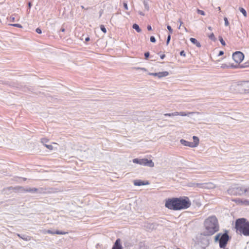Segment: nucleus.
<instances>
[{
	"label": "nucleus",
	"mask_w": 249,
	"mask_h": 249,
	"mask_svg": "<svg viewBox=\"0 0 249 249\" xmlns=\"http://www.w3.org/2000/svg\"><path fill=\"white\" fill-rule=\"evenodd\" d=\"M178 210L186 209L190 207L191 202L187 196L177 197Z\"/></svg>",
	"instance_id": "3"
},
{
	"label": "nucleus",
	"mask_w": 249,
	"mask_h": 249,
	"mask_svg": "<svg viewBox=\"0 0 249 249\" xmlns=\"http://www.w3.org/2000/svg\"><path fill=\"white\" fill-rule=\"evenodd\" d=\"M142 70H144V71H146V69H145V68H142Z\"/></svg>",
	"instance_id": "60"
},
{
	"label": "nucleus",
	"mask_w": 249,
	"mask_h": 249,
	"mask_svg": "<svg viewBox=\"0 0 249 249\" xmlns=\"http://www.w3.org/2000/svg\"><path fill=\"white\" fill-rule=\"evenodd\" d=\"M12 188H13L12 187H10L8 188V189L10 190Z\"/></svg>",
	"instance_id": "57"
},
{
	"label": "nucleus",
	"mask_w": 249,
	"mask_h": 249,
	"mask_svg": "<svg viewBox=\"0 0 249 249\" xmlns=\"http://www.w3.org/2000/svg\"><path fill=\"white\" fill-rule=\"evenodd\" d=\"M209 185H211V184L194 183L192 185H190V186L200 188H208L209 187L208 186Z\"/></svg>",
	"instance_id": "12"
},
{
	"label": "nucleus",
	"mask_w": 249,
	"mask_h": 249,
	"mask_svg": "<svg viewBox=\"0 0 249 249\" xmlns=\"http://www.w3.org/2000/svg\"><path fill=\"white\" fill-rule=\"evenodd\" d=\"M239 199H240L239 198V199H236V200H235V201H236V202H238V203H241V204H243V203L241 202V200H239Z\"/></svg>",
	"instance_id": "49"
},
{
	"label": "nucleus",
	"mask_w": 249,
	"mask_h": 249,
	"mask_svg": "<svg viewBox=\"0 0 249 249\" xmlns=\"http://www.w3.org/2000/svg\"><path fill=\"white\" fill-rule=\"evenodd\" d=\"M245 195L246 196L249 197V187H245V190H244Z\"/></svg>",
	"instance_id": "26"
},
{
	"label": "nucleus",
	"mask_w": 249,
	"mask_h": 249,
	"mask_svg": "<svg viewBox=\"0 0 249 249\" xmlns=\"http://www.w3.org/2000/svg\"><path fill=\"white\" fill-rule=\"evenodd\" d=\"M232 86H234L237 91L241 93L249 92V81H243Z\"/></svg>",
	"instance_id": "5"
},
{
	"label": "nucleus",
	"mask_w": 249,
	"mask_h": 249,
	"mask_svg": "<svg viewBox=\"0 0 249 249\" xmlns=\"http://www.w3.org/2000/svg\"><path fill=\"white\" fill-rule=\"evenodd\" d=\"M224 20L225 21V25L226 26H228L229 25V22L228 21V18L226 17L224 18Z\"/></svg>",
	"instance_id": "33"
},
{
	"label": "nucleus",
	"mask_w": 249,
	"mask_h": 249,
	"mask_svg": "<svg viewBox=\"0 0 249 249\" xmlns=\"http://www.w3.org/2000/svg\"><path fill=\"white\" fill-rule=\"evenodd\" d=\"M178 22L180 23V26H181L182 25V24H183V22L180 20V19H178Z\"/></svg>",
	"instance_id": "50"
},
{
	"label": "nucleus",
	"mask_w": 249,
	"mask_h": 249,
	"mask_svg": "<svg viewBox=\"0 0 249 249\" xmlns=\"http://www.w3.org/2000/svg\"><path fill=\"white\" fill-rule=\"evenodd\" d=\"M155 224L153 223H149L146 226L147 228H149V229L153 230L156 228Z\"/></svg>",
	"instance_id": "21"
},
{
	"label": "nucleus",
	"mask_w": 249,
	"mask_h": 249,
	"mask_svg": "<svg viewBox=\"0 0 249 249\" xmlns=\"http://www.w3.org/2000/svg\"><path fill=\"white\" fill-rule=\"evenodd\" d=\"M220 236H221V233H218L217 234H216V235L214 237V241L215 242L218 241L219 242L220 238Z\"/></svg>",
	"instance_id": "25"
},
{
	"label": "nucleus",
	"mask_w": 249,
	"mask_h": 249,
	"mask_svg": "<svg viewBox=\"0 0 249 249\" xmlns=\"http://www.w3.org/2000/svg\"><path fill=\"white\" fill-rule=\"evenodd\" d=\"M100 29L103 33H106L107 32V30L104 25H101L100 26Z\"/></svg>",
	"instance_id": "29"
},
{
	"label": "nucleus",
	"mask_w": 249,
	"mask_h": 249,
	"mask_svg": "<svg viewBox=\"0 0 249 249\" xmlns=\"http://www.w3.org/2000/svg\"><path fill=\"white\" fill-rule=\"evenodd\" d=\"M17 235H18V236L19 237H20V238H21L23 239V240H24L28 241V240H29V237H28V236L25 237V236L24 235H20V234H17Z\"/></svg>",
	"instance_id": "24"
},
{
	"label": "nucleus",
	"mask_w": 249,
	"mask_h": 249,
	"mask_svg": "<svg viewBox=\"0 0 249 249\" xmlns=\"http://www.w3.org/2000/svg\"><path fill=\"white\" fill-rule=\"evenodd\" d=\"M177 197L168 198L166 200L165 206L168 209L178 211Z\"/></svg>",
	"instance_id": "6"
},
{
	"label": "nucleus",
	"mask_w": 249,
	"mask_h": 249,
	"mask_svg": "<svg viewBox=\"0 0 249 249\" xmlns=\"http://www.w3.org/2000/svg\"><path fill=\"white\" fill-rule=\"evenodd\" d=\"M143 4H144V8H145L147 10H149V6H148V3H147L146 2L144 1Z\"/></svg>",
	"instance_id": "39"
},
{
	"label": "nucleus",
	"mask_w": 249,
	"mask_h": 249,
	"mask_svg": "<svg viewBox=\"0 0 249 249\" xmlns=\"http://www.w3.org/2000/svg\"><path fill=\"white\" fill-rule=\"evenodd\" d=\"M139 14L141 16H144V14L142 12H140Z\"/></svg>",
	"instance_id": "55"
},
{
	"label": "nucleus",
	"mask_w": 249,
	"mask_h": 249,
	"mask_svg": "<svg viewBox=\"0 0 249 249\" xmlns=\"http://www.w3.org/2000/svg\"><path fill=\"white\" fill-rule=\"evenodd\" d=\"M218 10H220V7H218Z\"/></svg>",
	"instance_id": "59"
},
{
	"label": "nucleus",
	"mask_w": 249,
	"mask_h": 249,
	"mask_svg": "<svg viewBox=\"0 0 249 249\" xmlns=\"http://www.w3.org/2000/svg\"><path fill=\"white\" fill-rule=\"evenodd\" d=\"M112 249H123L122 246L121 244V239L118 238L117 239L114 245L113 246Z\"/></svg>",
	"instance_id": "14"
},
{
	"label": "nucleus",
	"mask_w": 249,
	"mask_h": 249,
	"mask_svg": "<svg viewBox=\"0 0 249 249\" xmlns=\"http://www.w3.org/2000/svg\"><path fill=\"white\" fill-rule=\"evenodd\" d=\"M197 13L198 14H200L201 15H203V16H204L205 15V13L204 11H202V10H199V9H197Z\"/></svg>",
	"instance_id": "28"
},
{
	"label": "nucleus",
	"mask_w": 249,
	"mask_h": 249,
	"mask_svg": "<svg viewBox=\"0 0 249 249\" xmlns=\"http://www.w3.org/2000/svg\"><path fill=\"white\" fill-rule=\"evenodd\" d=\"M36 32L39 34H41L42 33V31H41V30L39 28H37L36 29Z\"/></svg>",
	"instance_id": "42"
},
{
	"label": "nucleus",
	"mask_w": 249,
	"mask_h": 249,
	"mask_svg": "<svg viewBox=\"0 0 249 249\" xmlns=\"http://www.w3.org/2000/svg\"><path fill=\"white\" fill-rule=\"evenodd\" d=\"M89 40H90V38H89V37H86V38H85V41H86V42L89 41Z\"/></svg>",
	"instance_id": "52"
},
{
	"label": "nucleus",
	"mask_w": 249,
	"mask_h": 249,
	"mask_svg": "<svg viewBox=\"0 0 249 249\" xmlns=\"http://www.w3.org/2000/svg\"><path fill=\"white\" fill-rule=\"evenodd\" d=\"M124 7L125 10H128L127 4L126 2H124Z\"/></svg>",
	"instance_id": "44"
},
{
	"label": "nucleus",
	"mask_w": 249,
	"mask_h": 249,
	"mask_svg": "<svg viewBox=\"0 0 249 249\" xmlns=\"http://www.w3.org/2000/svg\"><path fill=\"white\" fill-rule=\"evenodd\" d=\"M190 40L192 43L196 45L197 47H201L200 43L196 38L191 37L190 38Z\"/></svg>",
	"instance_id": "16"
},
{
	"label": "nucleus",
	"mask_w": 249,
	"mask_h": 249,
	"mask_svg": "<svg viewBox=\"0 0 249 249\" xmlns=\"http://www.w3.org/2000/svg\"><path fill=\"white\" fill-rule=\"evenodd\" d=\"M139 164L148 166L150 167H153L154 166V163L152 161V160H148L147 159H142L140 160Z\"/></svg>",
	"instance_id": "9"
},
{
	"label": "nucleus",
	"mask_w": 249,
	"mask_h": 249,
	"mask_svg": "<svg viewBox=\"0 0 249 249\" xmlns=\"http://www.w3.org/2000/svg\"><path fill=\"white\" fill-rule=\"evenodd\" d=\"M149 75L154 76H158L159 78H161L162 77L168 76L169 75V72L166 71L154 73L150 72L149 73Z\"/></svg>",
	"instance_id": "10"
},
{
	"label": "nucleus",
	"mask_w": 249,
	"mask_h": 249,
	"mask_svg": "<svg viewBox=\"0 0 249 249\" xmlns=\"http://www.w3.org/2000/svg\"><path fill=\"white\" fill-rule=\"evenodd\" d=\"M132 27L138 33H140L142 31L141 28L139 27V26L137 24H136V23L134 24L132 26Z\"/></svg>",
	"instance_id": "19"
},
{
	"label": "nucleus",
	"mask_w": 249,
	"mask_h": 249,
	"mask_svg": "<svg viewBox=\"0 0 249 249\" xmlns=\"http://www.w3.org/2000/svg\"><path fill=\"white\" fill-rule=\"evenodd\" d=\"M167 28L169 32V34L171 35L173 33V29L170 25H167Z\"/></svg>",
	"instance_id": "31"
},
{
	"label": "nucleus",
	"mask_w": 249,
	"mask_h": 249,
	"mask_svg": "<svg viewBox=\"0 0 249 249\" xmlns=\"http://www.w3.org/2000/svg\"><path fill=\"white\" fill-rule=\"evenodd\" d=\"M180 55L181 56H183L185 57L186 56V54H185V53L184 51H181L180 52Z\"/></svg>",
	"instance_id": "43"
},
{
	"label": "nucleus",
	"mask_w": 249,
	"mask_h": 249,
	"mask_svg": "<svg viewBox=\"0 0 249 249\" xmlns=\"http://www.w3.org/2000/svg\"><path fill=\"white\" fill-rule=\"evenodd\" d=\"M15 189L19 192H29L31 193H40L41 192V191H39V190L36 188H25L24 187L20 186L15 188Z\"/></svg>",
	"instance_id": "7"
},
{
	"label": "nucleus",
	"mask_w": 249,
	"mask_h": 249,
	"mask_svg": "<svg viewBox=\"0 0 249 249\" xmlns=\"http://www.w3.org/2000/svg\"><path fill=\"white\" fill-rule=\"evenodd\" d=\"M219 41L223 46H225L226 43L221 36H219Z\"/></svg>",
	"instance_id": "30"
},
{
	"label": "nucleus",
	"mask_w": 249,
	"mask_h": 249,
	"mask_svg": "<svg viewBox=\"0 0 249 249\" xmlns=\"http://www.w3.org/2000/svg\"><path fill=\"white\" fill-rule=\"evenodd\" d=\"M245 187H242L237 185H234L231 187L228 190L227 192L229 195L234 196H242L245 195L244 190Z\"/></svg>",
	"instance_id": "4"
},
{
	"label": "nucleus",
	"mask_w": 249,
	"mask_h": 249,
	"mask_svg": "<svg viewBox=\"0 0 249 249\" xmlns=\"http://www.w3.org/2000/svg\"><path fill=\"white\" fill-rule=\"evenodd\" d=\"M249 66V65H246V64L239 65H231L230 66V67L232 68H243L247 67Z\"/></svg>",
	"instance_id": "18"
},
{
	"label": "nucleus",
	"mask_w": 249,
	"mask_h": 249,
	"mask_svg": "<svg viewBox=\"0 0 249 249\" xmlns=\"http://www.w3.org/2000/svg\"><path fill=\"white\" fill-rule=\"evenodd\" d=\"M235 228L237 231L245 236H249V221L244 218L237 219L235 221Z\"/></svg>",
	"instance_id": "2"
},
{
	"label": "nucleus",
	"mask_w": 249,
	"mask_h": 249,
	"mask_svg": "<svg viewBox=\"0 0 249 249\" xmlns=\"http://www.w3.org/2000/svg\"><path fill=\"white\" fill-rule=\"evenodd\" d=\"M140 160V159H137V158L134 159L133 160V162L134 163L139 164Z\"/></svg>",
	"instance_id": "37"
},
{
	"label": "nucleus",
	"mask_w": 249,
	"mask_h": 249,
	"mask_svg": "<svg viewBox=\"0 0 249 249\" xmlns=\"http://www.w3.org/2000/svg\"><path fill=\"white\" fill-rule=\"evenodd\" d=\"M150 53L149 52H146L144 53V56L145 59H147L149 56Z\"/></svg>",
	"instance_id": "41"
},
{
	"label": "nucleus",
	"mask_w": 249,
	"mask_h": 249,
	"mask_svg": "<svg viewBox=\"0 0 249 249\" xmlns=\"http://www.w3.org/2000/svg\"><path fill=\"white\" fill-rule=\"evenodd\" d=\"M180 142L181 144L186 146H188L191 148H194V145L193 144L192 142H188L184 139H181L180 140Z\"/></svg>",
	"instance_id": "13"
},
{
	"label": "nucleus",
	"mask_w": 249,
	"mask_h": 249,
	"mask_svg": "<svg viewBox=\"0 0 249 249\" xmlns=\"http://www.w3.org/2000/svg\"><path fill=\"white\" fill-rule=\"evenodd\" d=\"M149 183L148 181L144 182L143 181H142L141 180H134V185L135 186H142V185H148Z\"/></svg>",
	"instance_id": "15"
},
{
	"label": "nucleus",
	"mask_w": 249,
	"mask_h": 249,
	"mask_svg": "<svg viewBox=\"0 0 249 249\" xmlns=\"http://www.w3.org/2000/svg\"><path fill=\"white\" fill-rule=\"evenodd\" d=\"M232 58L236 63L239 64L244 59V55L241 52H235L232 54Z\"/></svg>",
	"instance_id": "8"
},
{
	"label": "nucleus",
	"mask_w": 249,
	"mask_h": 249,
	"mask_svg": "<svg viewBox=\"0 0 249 249\" xmlns=\"http://www.w3.org/2000/svg\"><path fill=\"white\" fill-rule=\"evenodd\" d=\"M156 41L155 37L154 36H151L150 37V41L151 42L154 43Z\"/></svg>",
	"instance_id": "40"
},
{
	"label": "nucleus",
	"mask_w": 249,
	"mask_h": 249,
	"mask_svg": "<svg viewBox=\"0 0 249 249\" xmlns=\"http://www.w3.org/2000/svg\"><path fill=\"white\" fill-rule=\"evenodd\" d=\"M239 10L245 17H247V12L244 8H243L242 7H240Z\"/></svg>",
	"instance_id": "22"
},
{
	"label": "nucleus",
	"mask_w": 249,
	"mask_h": 249,
	"mask_svg": "<svg viewBox=\"0 0 249 249\" xmlns=\"http://www.w3.org/2000/svg\"><path fill=\"white\" fill-rule=\"evenodd\" d=\"M170 39H171V35L169 34L167 36V40H166V45H168L169 44Z\"/></svg>",
	"instance_id": "35"
},
{
	"label": "nucleus",
	"mask_w": 249,
	"mask_h": 249,
	"mask_svg": "<svg viewBox=\"0 0 249 249\" xmlns=\"http://www.w3.org/2000/svg\"><path fill=\"white\" fill-rule=\"evenodd\" d=\"M221 67L222 68H223V69H224V68H230V65H228L226 64H222L221 66Z\"/></svg>",
	"instance_id": "38"
},
{
	"label": "nucleus",
	"mask_w": 249,
	"mask_h": 249,
	"mask_svg": "<svg viewBox=\"0 0 249 249\" xmlns=\"http://www.w3.org/2000/svg\"><path fill=\"white\" fill-rule=\"evenodd\" d=\"M223 54H224V52H223V51H219V53H218V56H221V55H223Z\"/></svg>",
	"instance_id": "47"
},
{
	"label": "nucleus",
	"mask_w": 249,
	"mask_h": 249,
	"mask_svg": "<svg viewBox=\"0 0 249 249\" xmlns=\"http://www.w3.org/2000/svg\"><path fill=\"white\" fill-rule=\"evenodd\" d=\"M165 54H162L160 56V57L161 59H163L165 57Z\"/></svg>",
	"instance_id": "51"
},
{
	"label": "nucleus",
	"mask_w": 249,
	"mask_h": 249,
	"mask_svg": "<svg viewBox=\"0 0 249 249\" xmlns=\"http://www.w3.org/2000/svg\"><path fill=\"white\" fill-rule=\"evenodd\" d=\"M193 139L194 140V142H192L193 144L194 145L195 147H196L199 144V139L197 137H196V136H194L193 137Z\"/></svg>",
	"instance_id": "17"
},
{
	"label": "nucleus",
	"mask_w": 249,
	"mask_h": 249,
	"mask_svg": "<svg viewBox=\"0 0 249 249\" xmlns=\"http://www.w3.org/2000/svg\"><path fill=\"white\" fill-rule=\"evenodd\" d=\"M179 112H175L172 113V115H173V116L179 115Z\"/></svg>",
	"instance_id": "45"
},
{
	"label": "nucleus",
	"mask_w": 249,
	"mask_h": 249,
	"mask_svg": "<svg viewBox=\"0 0 249 249\" xmlns=\"http://www.w3.org/2000/svg\"><path fill=\"white\" fill-rule=\"evenodd\" d=\"M65 29L63 28H62L60 30V31L62 32H64L65 31Z\"/></svg>",
	"instance_id": "54"
},
{
	"label": "nucleus",
	"mask_w": 249,
	"mask_h": 249,
	"mask_svg": "<svg viewBox=\"0 0 249 249\" xmlns=\"http://www.w3.org/2000/svg\"><path fill=\"white\" fill-rule=\"evenodd\" d=\"M28 4L29 7L31 8V5H32L31 2H28Z\"/></svg>",
	"instance_id": "53"
},
{
	"label": "nucleus",
	"mask_w": 249,
	"mask_h": 249,
	"mask_svg": "<svg viewBox=\"0 0 249 249\" xmlns=\"http://www.w3.org/2000/svg\"><path fill=\"white\" fill-rule=\"evenodd\" d=\"M11 25H12L14 27H18V28H21L22 27L21 25H20L19 24H11Z\"/></svg>",
	"instance_id": "36"
},
{
	"label": "nucleus",
	"mask_w": 249,
	"mask_h": 249,
	"mask_svg": "<svg viewBox=\"0 0 249 249\" xmlns=\"http://www.w3.org/2000/svg\"><path fill=\"white\" fill-rule=\"evenodd\" d=\"M41 142L44 145L46 143H47L48 142V140L46 138H42L41 140Z\"/></svg>",
	"instance_id": "32"
},
{
	"label": "nucleus",
	"mask_w": 249,
	"mask_h": 249,
	"mask_svg": "<svg viewBox=\"0 0 249 249\" xmlns=\"http://www.w3.org/2000/svg\"><path fill=\"white\" fill-rule=\"evenodd\" d=\"M184 28H185V30L186 31H187V29H186L185 27H184Z\"/></svg>",
	"instance_id": "62"
},
{
	"label": "nucleus",
	"mask_w": 249,
	"mask_h": 249,
	"mask_svg": "<svg viewBox=\"0 0 249 249\" xmlns=\"http://www.w3.org/2000/svg\"><path fill=\"white\" fill-rule=\"evenodd\" d=\"M205 231L203 232L204 236H211L213 235L219 230V225L217 218L214 216H210L204 221Z\"/></svg>",
	"instance_id": "1"
},
{
	"label": "nucleus",
	"mask_w": 249,
	"mask_h": 249,
	"mask_svg": "<svg viewBox=\"0 0 249 249\" xmlns=\"http://www.w3.org/2000/svg\"><path fill=\"white\" fill-rule=\"evenodd\" d=\"M208 29H209V30H211H211H212V28L211 26H209V27H208Z\"/></svg>",
	"instance_id": "56"
},
{
	"label": "nucleus",
	"mask_w": 249,
	"mask_h": 249,
	"mask_svg": "<svg viewBox=\"0 0 249 249\" xmlns=\"http://www.w3.org/2000/svg\"><path fill=\"white\" fill-rule=\"evenodd\" d=\"M180 27H181V26H180V25H179V26H178V28L179 29L180 28Z\"/></svg>",
	"instance_id": "61"
},
{
	"label": "nucleus",
	"mask_w": 249,
	"mask_h": 249,
	"mask_svg": "<svg viewBox=\"0 0 249 249\" xmlns=\"http://www.w3.org/2000/svg\"><path fill=\"white\" fill-rule=\"evenodd\" d=\"M194 112H179V115L181 116H188L189 114H193Z\"/></svg>",
	"instance_id": "20"
},
{
	"label": "nucleus",
	"mask_w": 249,
	"mask_h": 249,
	"mask_svg": "<svg viewBox=\"0 0 249 249\" xmlns=\"http://www.w3.org/2000/svg\"><path fill=\"white\" fill-rule=\"evenodd\" d=\"M44 145L46 147H47L49 150H53V146L52 145L45 144H44Z\"/></svg>",
	"instance_id": "34"
},
{
	"label": "nucleus",
	"mask_w": 249,
	"mask_h": 249,
	"mask_svg": "<svg viewBox=\"0 0 249 249\" xmlns=\"http://www.w3.org/2000/svg\"><path fill=\"white\" fill-rule=\"evenodd\" d=\"M209 38L213 41H215L216 40V38H215V37L214 36V35L213 34V33H211L210 35H209L208 36Z\"/></svg>",
	"instance_id": "23"
},
{
	"label": "nucleus",
	"mask_w": 249,
	"mask_h": 249,
	"mask_svg": "<svg viewBox=\"0 0 249 249\" xmlns=\"http://www.w3.org/2000/svg\"><path fill=\"white\" fill-rule=\"evenodd\" d=\"M43 233L51 234H53V235L55 234L64 235V234H67L68 232H65V231H58V230L54 231H52L51 230H48L45 231L43 232Z\"/></svg>",
	"instance_id": "11"
},
{
	"label": "nucleus",
	"mask_w": 249,
	"mask_h": 249,
	"mask_svg": "<svg viewBox=\"0 0 249 249\" xmlns=\"http://www.w3.org/2000/svg\"><path fill=\"white\" fill-rule=\"evenodd\" d=\"M239 200H241V202L243 203V204L245 205H249V200H242V199H239Z\"/></svg>",
	"instance_id": "27"
},
{
	"label": "nucleus",
	"mask_w": 249,
	"mask_h": 249,
	"mask_svg": "<svg viewBox=\"0 0 249 249\" xmlns=\"http://www.w3.org/2000/svg\"><path fill=\"white\" fill-rule=\"evenodd\" d=\"M164 116H169V117H171V116H173V115H172V113H165L164 114Z\"/></svg>",
	"instance_id": "46"
},
{
	"label": "nucleus",
	"mask_w": 249,
	"mask_h": 249,
	"mask_svg": "<svg viewBox=\"0 0 249 249\" xmlns=\"http://www.w3.org/2000/svg\"><path fill=\"white\" fill-rule=\"evenodd\" d=\"M81 7L82 8V9H85V8H84V6H83V5H82V6H81Z\"/></svg>",
	"instance_id": "58"
},
{
	"label": "nucleus",
	"mask_w": 249,
	"mask_h": 249,
	"mask_svg": "<svg viewBox=\"0 0 249 249\" xmlns=\"http://www.w3.org/2000/svg\"><path fill=\"white\" fill-rule=\"evenodd\" d=\"M147 30H148V31H151V30H152V27H151V26L150 25H148L147 26Z\"/></svg>",
	"instance_id": "48"
}]
</instances>
